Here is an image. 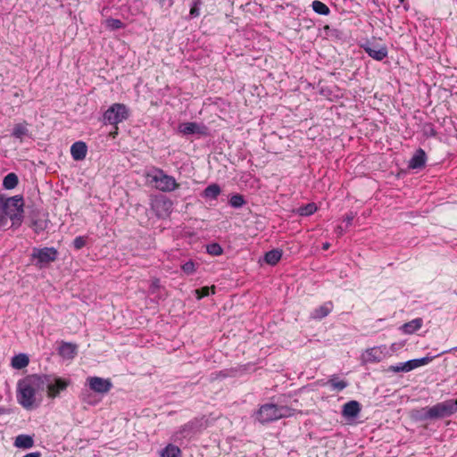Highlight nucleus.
I'll list each match as a JSON object with an SVG mask.
<instances>
[{"instance_id": "f257e3e1", "label": "nucleus", "mask_w": 457, "mask_h": 457, "mask_svg": "<svg viewBox=\"0 0 457 457\" xmlns=\"http://www.w3.org/2000/svg\"><path fill=\"white\" fill-rule=\"evenodd\" d=\"M40 391H44L41 376H28L18 382L17 401L23 408L31 410L38 405L37 394Z\"/></svg>"}, {"instance_id": "f03ea898", "label": "nucleus", "mask_w": 457, "mask_h": 457, "mask_svg": "<svg viewBox=\"0 0 457 457\" xmlns=\"http://www.w3.org/2000/svg\"><path fill=\"white\" fill-rule=\"evenodd\" d=\"M295 410L287 406H278L273 403H266L262 405L257 413L256 419L262 424L275 421L279 419L291 417L295 414Z\"/></svg>"}, {"instance_id": "7ed1b4c3", "label": "nucleus", "mask_w": 457, "mask_h": 457, "mask_svg": "<svg viewBox=\"0 0 457 457\" xmlns=\"http://www.w3.org/2000/svg\"><path fill=\"white\" fill-rule=\"evenodd\" d=\"M146 177L151 179V183H154L156 189L162 192H171L179 187L172 176L166 174L161 169H154L146 174Z\"/></svg>"}, {"instance_id": "20e7f679", "label": "nucleus", "mask_w": 457, "mask_h": 457, "mask_svg": "<svg viewBox=\"0 0 457 457\" xmlns=\"http://www.w3.org/2000/svg\"><path fill=\"white\" fill-rule=\"evenodd\" d=\"M455 412H457V399H449L427 408L424 418L431 420L443 419L452 416Z\"/></svg>"}, {"instance_id": "39448f33", "label": "nucleus", "mask_w": 457, "mask_h": 457, "mask_svg": "<svg viewBox=\"0 0 457 457\" xmlns=\"http://www.w3.org/2000/svg\"><path fill=\"white\" fill-rule=\"evenodd\" d=\"M129 117V109L123 104H112L104 114V120L112 125H117L127 120Z\"/></svg>"}, {"instance_id": "423d86ee", "label": "nucleus", "mask_w": 457, "mask_h": 457, "mask_svg": "<svg viewBox=\"0 0 457 457\" xmlns=\"http://www.w3.org/2000/svg\"><path fill=\"white\" fill-rule=\"evenodd\" d=\"M41 378L44 380V390L46 389L49 398H55L61 391L65 390L70 385L69 380L46 375L41 376Z\"/></svg>"}, {"instance_id": "0eeeda50", "label": "nucleus", "mask_w": 457, "mask_h": 457, "mask_svg": "<svg viewBox=\"0 0 457 457\" xmlns=\"http://www.w3.org/2000/svg\"><path fill=\"white\" fill-rule=\"evenodd\" d=\"M23 199L20 195L10 197L4 204V210L12 220H21L23 213Z\"/></svg>"}, {"instance_id": "6e6552de", "label": "nucleus", "mask_w": 457, "mask_h": 457, "mask_svg": "<svg viewBox=\"0 0 457 457\" xmlns=\"http://www.w3.org/2000/svg\"><path fill=\"white\" fill-rule=\"evenodd\" d=\"M57 250L54 247L33 248L31 257L37 260L36 265L42 267L55 261L57 258Z\"/></svg>"}, {"instance_id": "1a4fd4ad", "label": "nucleus", "mask_w": 457, "mask_h": 457, "mask_svg": "<svg viewBox=\"0 0 457 457\" xmlns=\"http://www.w3.org/2000/svg\"><path fill=\"white\" fill-rule=\"evenodd\" d=\"M151 207L158 217H167L172 210V202L165 196L156 197L152 200Z\"/></svg>"}, {"instance_id": "9d476101", "label": "nucleus", "mask_w": 457, "mask_h": 457, "mask_svg": "<svg viewBox=\"0 0 457 457\" xmlns=\"http://www.w3.org/2000/svg\"><path fill=\"white\" fill-rule=\"evenodd\" d=\"M87 382L89 388L98 394H107L112 387V383L109 378L88 377Z\"/></svg>"}, {"instance_id": "9b49d317", "label": "nucleus", "mask_w": 457, "mask_h": 457, "mask_svg": "<svg viewBox=\"0 0 457 457\" xmlns=\"http://www.w3.org/2000/svg\"><path fill=\"white\" fill-rule=\"evenodd\" d=\"M179 131L185 136L194 134L206 135L207 128L196 122H184L179 124Z\"/></svg>"}, {"instance_id": "f8f14e48", "label": "nucleus", "mask_w": 457, "mask_h": 457, "mask_svg": "<svg viewBox=\"0 0 457 457\" xmlns=\"http://www.w3.org/2000/svg\"><path fill=\"white\" fill-rule=\"evenodd\" d=\"M365 52L377 61H382L387 55V48L384 45L366 44L363 46Z\"/></svg>"}, {"instance_id": "ddd939ff", "label": "nucleus", "mask_w": 457, "mask_h": 457, "mask_svg": "<svg viewBox=\"0 0 457 457\" xmlns=\"http://www.w3.org/2000/svg\"><path fill=\"white\" fill-rule=\"evenodd\" d=\"M384 351L381 347H372L365 351L362 354L364 362H377L384 358Z\"/></svg>"}, {"instance_id": "4468645a", "label": "nucleus", "mask_w": 457, "mask_h": 457, "mask_svg": "<svg viewBox=\"0 0 457 457\" xmlns=\"http://www.w3.org/2000/svg\"><path fill=\"white\" fill-rule=\"evenodd\" d=\"M87 153V146L86 143L78 141L71 147V154L75 161H82L86 158Z\"/></svg>"}, {"instance_id": "2eb2a0df", "label": "nucleus", "mask_w": 457, "mask_h": 457, "mask_svg": "<svg viewBox=\"0 0 457 457\" xmlns=\"http://www.w3.org/2000/svg\"><path fill=\"white\" fill-rule=\"evenodd\" d=\"M58 353L62 358L71 360L77 354V345L72 343L62 342Z\"/></svg>"}, {"instance_id": "dca6fc26", "label": "nucleus", "mask_w": 457, "mask_h": 457, "mask_svg": "<svg viewBox=\"0 0 457 457\" xmlns=\"http://www.w3.org/2000/svg\"><path fill=\"white\" fill-rule=\"evenodd\" d=\"M361 411L360 403L357 401H350L344 404L342 414L345 418H355Z\"/></svg>"}, {"instance_id": "f3484780", "label": "nucleus", "mask_w": 457, "mask_h": 457, "mask_svg": "<svg viewBox=\"0 0 457 457\" xmlns=\"http://www.w3.org/2000/svg\"><path fill=\"white\" fill-rule=\"evenodd\" d=\"M426 161V154L421 148H420L415 152L414 155L410 160L408 167L410 169L422 168L425 165Z\"/></svg>"}, {"instance_id": "a211bd4d", "label": "nucleus", "mask_w": 457, "mask_h": 457, "mask_svg": "<svg viewBox=\"0 0 457 457\" xmlns=\"http://www.w3.org/2000/svg\"><path fill=\"white\" fill-rule=\"evenodd\" d=\"M12 136L14 137L15 138L19 139L21 142H22L24 137L29 136V132L28 129V123L22 122V123L15 124L12 129Z\"/></svg>"}, {"instance_id": "6ab92c4d", "label": "nucleus", "mask_w": 457, "mask_h": 457, "mask_svg": "<svg viewBox=\"0 0 457 457\" xmlns=\"http://www.w3.org/2000/svg\"><path fill=\"white\" fill-rule=\"evenodd\" d=\"M14 445L18 448L29 449L34 445L33 437L29 435H19L15 438Z\"/></svg>"}, {"instance_id": "aec40b11", "label": "nucleus", "mask_w": 457, "mask_h": 457, "mask_svg": "<svg viewBox=\"0 0 457 457\" xmlns=\"http://www.w3.org/2000/svg\"><path fill=\"white\" fill-rule=\"evenodd\" d=\"M333 308L332 303H327L319 308L315 309L312 313V318L316 320H320L326 316H328Z\"/></svg>"}, {"instance_id": "412c9836", "label": "nucleus", "mask_w": 457, "mask_h": 457, "mask_svg": "<svg viewBox=\"0 0 457 457\" xmlns=\"http://www.w3.org/2000/svg\"><path fill=\"white\" fill-rule=\"evenodd\" d=\"M29 359L25 353H19L12 357V367L16 370H21L29 365Z\"/></svg>"}, {"instance_id": "4be33fe9", "label": "nucleus", "mask_w": 457, "mask_h": 457, "mask_svg": "<svg viewBox=\"0 0 457 457\" xmlns=\"http://www.w3.org/2000/svg\"><path fill=\"white\" fill-rule=\"evenodd\" d=\"M433 357H423L420 359H413L404 362L406 372L426 365L432 361Z\"/></svg>"}, {"instance_id": "5701e85b", "label": "nucleus", "mask_w": 457, "mask_h": 457, "mask_svg": "<svg viewBox=\"0 0 457 457\" xmlns=\"http://www.w3.org/2000/svg\"><path fill=\"white\" fill-rule=\"evenodd\" d=\"M422 326V320L418 318L414 319L410 322H407L402 326V329L406 334H412Z\"/></svg>"}, {"instance_id": "b1692460", "label": "nucleus", "mask_w": 457, "mask_h": 457, "mask_svg": "<svg viewBox=\"0 0 457 457\" xmlns=\"http://www.w3.org/2000/svg\"><path fill=\"white\" fill-rule=\"evenodd\" d=\"M220 194V186L218 184H211L204 190L203 196L207 199H216Z\"/></svg>"}, {"instance_id": "393cba45", "label": "nucleus", "mask_w": 457, "mask_h": 457, "mask_svg": "<svg viewBox=\"0 0 457 457\" xmlns=\"http://www.w3.org/2000/svg\"><path fill=\"white\" fill-rule=\"evenodd\" d=\"M282 257V252L278 249H273L266 253L264 256L265 262L270 265H275Z\"/></svg>"}, {"instance_id": "a878e982", "label": "nucleus", "mask_w": 457, "mask_h": 457, "mask_svg": "<svg viewBox=\"0 0 457 457\" xmlns=\"http://www.w3.org/2000/svg\"><path fill=\"white\" fill-rule=\"evenodd\" d=\"M105 28L109 30H116L124 28V23L119 19L109 18L104 21Z\"/></svg>"}, {"instance_id": "bb28decb", "label": "nucleus", "mask_w": 457, "mask_h": 457, "mask_svg": "<svg viewBox=\"0 0 457 457\" xmlns=\"http://www.w3.org/2000/svg\"><path fill=\"white\" fill-rule=\"evenodd\" d=\"M18 184V177L14 173H9L6 175L3 181V186L6 189H12Z\"/></svg>"}, {"instance_id": "cd10ccee", "label": "nucleus", "mask_w": 457, "mask_h": 457, "mask_svg": "<svg viewBox=\"0 0 457 457\" xmlns=\"http://www.w3.org/2000/svg\"><path fill=\"white\" fill-rule=\"evenodd\" d=\"M180 450L178 446L169 445L162 452V457H179Z\"/></svg>"}, {"instance_id": "c85d7f7f", "label": "nucleus", "mask_w": 457, "mask_h": 457, "mask_svg": "<svg viewBox=\"0 0 457 457\" xmlns=\"http://www.w3.org/2000/svg\"><path fill=\"white\" fill-rule=\"evenodd\" d=\"M312 6L313 11L319 14L328 15L329 13V8L320 1H313Z\"/></svg>"}, {"instance_id": "c756f323", "label": "nucleus", "mask_w": 457, "mask_h": 457, "mask_svg": "<svg viewBox=\"0 0 457 457\" xmlns=\"http://www.w3.org/2000/svg\"><path fill=\"white\" fill-rule=\"evenodd\" d=\"M317 210V207L315 205V204L312 203V204H308L304 206H302L298 209V213L302 216H308V215H311L312 213H314Z\"/></svg>"}, {"instance_id": "7c9ffc66", "label": "nucleus", "mask_w": 457, "mask_h": 457, "mask_svg": "<svg viewBox=\"0 0 457 457\" xmlns=\"http://www.w3.org/2000/svg\"><path fill=\"white\" fill-rule=\"evenodd\" d=\"M245 204L244 197L241 195H234L229 199V204L234 208H240Z\"/></svg>"}, {"instance_id": "2f4dec72", "label": "nucleus", "mask_w": 457, "mask_h": 457, "mask_svg": "<svg viewBox=\"0 0 457 457\" xmlns=\"http://www.w3.org/2000/svg\"><path fill=\"white\" fill-rule=\"evenodd\" d=\"M222 248L219 244L213 243L207 245V253L213 256H219L222 253Z\"/></svg>"}, {"instance_id": "473e14b6", "label": "nucleus", "mask_w": 457, "mask_h": 457, "mask_svg": "<svg viewBox=\"0 0 457 457\" xmlns=\"http://www.w3.org/2000/svg\"><path fill=\"white\" fill-rule=\"evenodd\" d=\"M329 383L332 386V387L337 391H341L347 386V383L344 380H337L335 378H332L329 380Z\"/></svg>"}, {"instance_id": "72a5a7b5", "label": "nucleus", "mask_w": 457, "mask_h": 457, "mask_svg": "<svg viewBox=\"0 0 457 457\" xmlns=\"http://www.w3.org/2000/svg\"><path fill=\"white\" fill-rule=\"evenodd\" d=\"M212 289V293L213 294L214 293V287H212L211 288L208 287H204L200 289H196L195 290V294L197 295V298L198 299H201L204 296H207L210 295V290Z\"/></svg>"}, {"instance_id": "f704fd0d", "label": "nucleus", "mask_w": 457, "mask_h": 457, "mask_svg": "<svg viewBox=\"0 0 457 457\" xmlns=\"http://www.w3.org/2000/svg\"><path fill=\"white\" fill-rule=\"evenodd\" d=\"M181 268L183 271L188 275L193 274L195 271V264L192 261L187 262Z\"/></svg>"}, {"instance_id": "c9c22d12", "label": "nucleus", "mask_w": 457, "mask_h": 457, "mask_svg": "<svg viewBox=\"0 0 457 457\" xmlns=\"http://www.w3.org/2000/svg\"><path fill=\"white\" fill-rule=\"evenodd\" d=\"M200 4H201L200 0H194V4L191 7L190 12H189L190 17L195 18V17L199 16V14H200L199 5Z\"/></svg>"}, {"instance_id": "e433bc0d", "label": "nucleus", "mask_w": 457, "mask_h": 457, "mask_svg": "<svg viewBox=\"0 0 457 457\" xmlns=\"http://www.w3.org/2000/svg\"><path fill=\"white\" fill-rule=\"evenodd\" d=\"M86 245V240L82 237H78L73 241V245L76 249H81Z\"/></svg>"}, {"instance_id": "4c0bfd02", "label": "nucleus", "mask_w": 457, "mask_h": 457, "mask_svg": "<svg viewBox=\"0 0 457 457\" xmlns=\"http://www.w3.org/2000/svg\"><path fill=\"white\" fill-rule=\"evenodd\" d=\"M389 370L394 371V372H406L404 362L399 363L395 366H390Z\"/></svg>"}, {"instance_id": "58836bf2", "label": "nucleus", "mask_w": 457, "mask_h": 457, "mask_svg": "<svg viewBox=\"0 0 457 457\" xmlns=\"http://www.w3.org/2000/svg\"><path fill=\"white\" fill-rule=\"evenodd\" d=\"M159 2L162 6L170 7L173 4L174 0H159Z\"/></svg>"}, {"instance_id": "ea45409f", "label": "nucleus", "mask_w": 457, "mask_h": 457, "mask_svg": "<svg viewBox=\"0 0 457 457\" xmlns=\"http://www.w3.org/2000/svg\"><path fill=\"white\" fill-rule=\"evenodd\" d=\"M353 218L354 215L353 213H350L345 216L344 220L346 222L347 225H351Z\"/></svg>"}, {"instance_id": "a19ab883", "label": "nucleus", "mask_w": 457, "mask_h": 457, "mask_svg": "<svg viewBox=\"0 0 457 457\" xmlns=\"http://www.w3.org/2000/svg\"><path fill=\"white\" fill-rule=\"evenodd\" d=\"M23 457H41V453L39 452H34V453H29L24 455Z\"/></svg>"}, {"instance_id": "79ce46f5", "label": "nucleus", "mask_w": 457, "mask_h": 457, "mask_svg": "<svg viewBox=\"0 0 457 457\" xmlns=\"http://www.w3.org/2000/svg\"><path fill=\"white\" fill-rule=\"evenodd\" d=\"M336 231L338 233V235H343L344 230L341 226H337Z\"/></svg>"}, {"instance_id": "37998d69", "label": "nucleus", "mask_w": 457, "mask_h": 457, "mask_svg": "<svg viewBox=\"0 0 457 457\" xmlns=\"http://www.w3.org/2000/svg\"><path fill=\"white\" fill-rule=\"evenodd\" d=\"M329 246H330L329 243L326 242V243L323 244L322 249L323 250H328L329 248Z\"/></svg>"}, {"instance_id": "c03bdc74", "label": "nucleus", "mask_w": 457, "mask_h": 457, "mask_svg": "<svg viewBox=\"0 0 457 457\" xmlns=\"http://www.w3.org/2000/svg\"><path fill=\"white\" fill-rule=\"evenodd\" d=\"M34 227H35V230H36L37 232L38 231V229H43V228H41V227L37 224V222H35V223H34Z\"/></svg>"}, {"instance_id": "a18cd8bd", "label": "nucleus", "mask_w": 457, "mask_h": 457, "mask_svg": "<svg viewBox=\"0 0 457 457\" xmlns=\"http://www.w3.org/2000/svg\"><path fill=\"white\" fill-rule=\"evenodd\" d=\"M115 129H118L117 127L115 128ZM117 134V130H115L114 132L111 133V135L114 137L115 135Z\"/></svg>"}]
</instances>
